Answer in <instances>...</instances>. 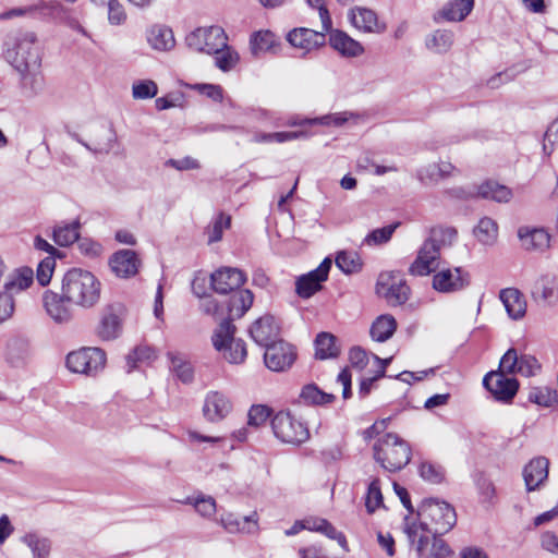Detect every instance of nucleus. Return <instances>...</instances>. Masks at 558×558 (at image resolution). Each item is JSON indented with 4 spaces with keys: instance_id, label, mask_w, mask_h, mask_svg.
<instances>
[{
    "instance_id": "nucleus-1",
    "label": "nucleus",
    "mask_w": 558,
    "mask_h": 558,
    "mask_svg": "<svg viewBox=\"0 0 558 558\" xmlns=\"http://www.w3.org/2000/svg\"><path fill=\"white\" fill-rule=\"evenodd\" d=\"M5 59L19 72L23 87L34 93L43 88L41 47L34 32H19L5 52Z\"/></svg>"
},
{
    "instance_id": "nucleus-2",
    "label": "nucleus",
    "mask_w": 558,
    "mask_h": 558,
    "mask_svg": "<svg viewBox=\"0 0 558 558\" xmlns=\"http://www.w3.org/2000/svg\"><path fill=\"white\" fill-rule=\"evenodd\" d=\"M61 291L68 303L89 310L100 301L101 282L88 270L72 268L63 275Z\"/></svg>"
},
{
    "instance_id": "nucleus-3",
    "label": "nucleus",
    "mask_w": 558,
    "mask_h": 558,
    "mask_svg": "<svg viewBox=\"0 0 558 558\" xmlns=\"http://www.w3.org/2000/svg\"><path fill=\"white\" fill-rule=\"evenodd\" d=\"M457 236V230L451 227H436L429 238L423 243L417 257L409 268L411 275L426 276L438 268L440 250L450 245Z\"/></svg>"
},
{
    "instance_id": "nucleus-4",
    "label": "nucleus",
    "mask_w": 558,
    "mask_h": 558,
    "mask_svg": "<svg viewBox=\"0 0 558 558\" xmlns=\"http://www.w3.org/2000/svg\"><path fill=\"white\" fill-rule=\"evenodd\" d=\"M411 518L416 521L420 532L434 534L449 532L457 522L454 508L446 501L434 498L423 500L416 517Z\"/></svg>"
},
{
    "instance_id": "nucleus-5",
    "label": "nucleus",
    "mask_w": 558,
    "mask_h": 558,
    "mask_svg": "<svg viewBox=\"0 0 558 558\" xmlns=\"http://www.w3.org/2000/svg\"><path fill=\"white\" fill-rule=\"evenodd\" d=\"M374 459L389 471L403 469L411 460L409 444L397 434L388 433L374 444Z\"/></svg>"
},
{
    "instance_id": "nucleus-6",
    "label": "nucleus",
    "mask_w": 558,
    "mask_h": 558,
    "mask_svg": "<svg viewBox=\"0 0 558 558\" xmlns=\"http://www.w3.org/2000/svg\"><path fill=\"white\" fill-rule=\"evenodd\" d=\"M404 533L411 544H416V551L423 558H446L450 555V548L438 534L420 532L416 521L404 518Z\"/></svg>"
},
{
    "instance_id": "nucleus-7",
    "label": "nucleus",
    "mask_w": 558,
    "mask_h": 558,
    "mask_svg": "<svg viewBox=\"0 0 558 558\" xmlns=\"http://www.w3.org/2000/svg\"><path fill=\"white\" fill-rule=\"evenodd\" d=\"M235 326L229 320H222L213 335L215 349L222 352L223 357L231 364H242L246 356V345L242 339L234 338Z\"/></svg>"
},
{
    "instance_id": "nucleus-8",
    "label": "nucleus",
    "mask_w": 558,
    "mask_h": 558,
    "mask_svg": "<svg viewBox=\"0 0 558 558\" xmlns=\"http://www.w3.org/2000/svg\"><path fill=\"white\" fill-rule=\"evenodd\" d=\"M66 367L70 372L94 376L106 365V353L99 348H81L66 356Z\"/></svg>"
},
{
    "instance_id": "nucleus-9",
    "label": "nucleus",
    "mask_w": 558,
    "mask_h": 558,
    "mask_svg": "<svg viewBox=\"0 0 558 558\" xmlns=\"http://www.w3.org/2000/svg\"><path fill=\"white\" fill-rule=\"evenodd\" d=\"M275 436L282 442L300 445L310 437L305 424L292 416L289 412H279L271 420Z\"/></svg>"
},
{
    "instance_id": "nucleus-10",
    "label": "nucleus",
    "mask_w": 558,
    "mask_h": 558,
    "mask_svg": "<svg viewBox=\"0 0 558 558\" xmlns=\"http://www.w3.org/2000/svg\"><path fill=\"white\" fill-rule=\"evenodd\" d=\"M225 40H228V37L220 26L198 27L185 38L190 49L207 54H213L219 47H225Z\"/></svg>"
},
{
    "instance_id": "nucleus-11",
    "label": "nucleus",
    "mask_w": 558,
    "mask_h": 558,
    "mask_svg": "<svg viewBox=\"0 0 558 558\" xmlns=\"http://www.w3.org/2000/svg\"><path fill=\"white\" fill-rule=\"evenodd\" d=\"M376 292L390 305H401L405 303L410 295V288L405 281L397 274H380L376 283Z\"/></svg>"
},
{
    "instance_id": "nucleus-12",
    "label": "nucleus",
    "mask_w": 558,
    "mask_h": 558,
    "mask_svg": "<svg viewBox=\"0 0 558 558\" xmlns=\"http://www.w3.org/2000/svg\"><path fill=\"white\" fill-rule=\"evenodd\" d=\"M539 371L541 364L533 355H519L517 350L511 348L501 356L496 372H502L505 375L520 374L531 377L535 376Z\"/></svg>"
},
{
    "instance_id": "nucleus-13",
    "label": "nucleus",
    "mask_w": 558,
    "mask_h": 558,
    "mask_svg": "<svg viewBox=\"0 0 558 558\" xmlns=\"http://www.w3.org/2000/svg\"><path fill=\"white\" fill-rule=\"evenodd\" d=\"M296 360L295 348L284 341L279 340L265 349V366L272 372H284L289 369Z\"/></svg>"
},
{
    "instance_id": "nucleus-14",
    "label": "nucleus",
    "mask_w": 558,
    "mask_h": 558,
    "mask_svg": "<svg viewBox=\"0 0 558 558\" xmlns=\"http://www.w3.org/2000/svg\"><path fill=\"white\" fill-rule=\"evenodd\" d=\"M483 385L496 400L505 403L511 402L519 390V381L502 372L487 373L483 378Z\"/></svg>"
},
{
    "instance_id": "nucleus-15",
    "label": "nucleus",
    "mask_w": 558,
    "mask_h": 558,
    "mask_svg": "<svg viewBox=\"0 0 558 558\" xmlns=\"http://www.w3.org/2000/svg\"><path fill=\"white\" fill-rule=\"evenodd\" d=\"M331 259L326 257L319 266L295 280V292L302 299H308L322 289V283L328 279Z\"/></svg>"
},
{
    "instance_id": "nucleus-16",
    "label": "nucleus",
    "mask_w": 558,
    "mask_h": 558,
    "mask_svg": "<svg viewBox=\"0 0 558 558\" xmlns=\"http://www.w3.org/2000/svg\"><path fill=\"white\" fill-rule=\"evenodd\" d=\"M469 284L470 275L461 267L441 269L433 277V288L440 293H454Z\"/></svg>"
},
{
    "instance_id": "nucleus-17",
    "label": "nucleus",
    "mask_w": 558,
    "mask_h": 558,
    "mask_svg": "<svg viewBox=\"0 0 558 558\" xmlns=\"http://www.w3.org/2000/svg\"><path fill=\"white\" fill-rule=\"evenodd\" d=\"M233 410V403L222 391L211 390L205 396L202 412L209 423H219L227 418Z\"/></svg>"
},
{
    "instance_id": "nucleus-18",
    "label": "nucleus",
    "mask_w": 558,
    "mask_h": 558,
    "mask_svg": "<svg viewBox=\"0 0 558 558\" xmlns=\"http://www.w3.org/2000/svg\"><path fill=\"white\" fill-rule=\"evenodd\" d=\"M43 305L47 315L57 324H68L73 318V305L68 303L62 291L57 293L46 290L43 294Z\"/></svg>"
},
{
    "instance_id": "nucleus-19",
    "label": "nucleus",
    "mask_w": 558,
    "mask_h": 558,
    "mask_svg": "<svg viewBox=\"0 0 558 558\" xmlns=\"http://www.w3.org/2000/svg\"><path fill=\"white\" fill-rule=\"evenodd\" d=\"M251 338L265 349L281 340L280 326L271 315H265L253 323L250 328Z\"/></svg>"
},
{
    "instance_id": "nucleus-20",
    "label": "nucleus",
    "mask_w": 558,
    "mask_h": 558,
    "mask_svg": "<svg viewBox=\"0 0 558 558\" xmlns=\"http://www.w3.org/2000/svg\"><path fill=\"white\" fill-rule=\"evenodd\" d=\"M350 24L362 33L380 34L386 29L375 11L365 7H353L348 12Z\"/></svg>"
},
{
    "instance_id": "nucleus-21",
    "label": "nucleus",
    "mask_w": 558,
    "mask_h": 558,
    "mask_svg": "<svg viewBox=\"0 0 558 558\" xmlns=\"http://www.w3.org/2000/svg\"><path fill=\"white\" fill-rule=\"evenodd\" d=\"M326 33L327 32L323 29L318 32L306 27H300L290 31L287 35V40L292 47L302 50L305 54L325 45Z\"/></svg>"
},
{
    "instance_id": "nucleus-22",
    "label": "nucleus",
    "mask_w": 558,
    "mask_h": 558,
    "mask_svg": "<svg viewBox=\"0 0 558 558\" xmlns=\"http://www.w3.org/2000/svg\"><path fill=\"white\" fill-rule=\"evenodd\" d=\"M210 280L217 293L227 294L240 289L245 282V275L238 268L225 267L216 270Z\"/></svg>"
},
{
    "instance_id": "nucleus-23",
    "label": "nucleus",
    "mask_w": 558,
    "mask_h": 558,
    "mask_svg": "<svg viewBox=\"0 0 558 558\" xmlns=\"http://www.w3.org/2000/svg\"><path fill=\"white\" fill-rule=\"evenodd\" d=\"M329 33V45L344 58H355L364 53V48L357 40L353 39L345 32L332 29Z\"/></svg>"
},
{
    "instance_id": "nucleus-24",
    "label": "nucleus",
    "mask_w": 558,
    "mask_h": 558,
    "mask_svg": "<svg viewBox=\"0 0 558 558\" xmlns=\"http://www.w3.org/2000/svg\"><path fill=\"white\" fill-rule=\"evenodd\" d=\"M109 265L118 277L129 278L137 274L140 259L134 251L120 250L111 256Z\"/></svg>"
},
{
    "instance_id": "nucleus-25",
    "label": "nucleus",
    "mask_w": 558,
    "mask_h": 558,
    "mask_svg": "<svg viewBox=\"0 0 558 558\" xmlns=\"http://www.w3.org/2000/svg\"><path fill=\"white\" fill-rule=\"evenodd\" d=\"M549 461L538 457L529 462L523 470V477L527 492L537 489L548 477Z\"/></svg>"
},
{
    "instance_id": "nucleus-26",
    "label": "nucleus",
    "mask_w": 558,
    "mask_h": 558,
    "mask_svg": "<svg viewBox=\"0 0 558 558\" xmlns=\"http://www.w3.org/2000/svg\"><path fill=\"white\" fill-rule=\"evenodd\" d=\"M518 236L526 251L544 252L550 244L549 234L542 228L521 227Z\"/></svg>"
},
{
    "instance_id": "nucleus-27",
    "label": "nucleus",
    "mask_w": 558,
    "mask_h": 558,
    "mask_svg": "<svg viewBox=\"0 0 558 558\" xmlns=\"http://www.w3.org/2000/svg\"><path fill=\"white\" fill-rule=\"evenodd\" d=\"M220 524L229 533L254 534L258 531V515L256 511L243 518L228 513L221 517Z\"/></svg>"
},
{
    "instance_id": "nucleus-28",
    "label": "nucleus",
    "mask_w": 558,
    "mask_h": 558,
    "mask_svg": "<svg viewBox=\"0 0 558 558\" xmlns=\"http://www.w3.org/2000/svg\"><path fill=\"white\" fill-rule=\"evenodd\" d=\"M473 7L474 0H449L442 9L434 15V20L436 22L440 20L461 22L472 12Z\"/></svg>"
},
{
    "instance_id": "nucleus-29",
    "label": "nucleus",
    "mask_w": 558,
    "mask_h": 558,
    "mask_svg": "<svg viewBox=\"0 0 558 558\" xmlns=\"http://www.w3.org/2000/svg\"><path fill=\"white\" fill-rule=\"evenodd\" d=\"M500 300L510 318L520 319L525 315L526 301L518 289L507 288L501 290Z\"/></svg>"
},
{
    "instance_id": "nucleus-30",
    "label": "nucleus",
    "mask_w": 558,
    "mask_h": 558,
    "mask_svg": "<svg viewBox=\"0 0 558 558\" xmlns=\"http://www.w3.org/2000/svg\"><path fill=\"white\" fill-rule=\"evenodd\" d=\"M254 301L253 293L247 290H238L232 292L228 302V319L230 323L235 318H241L252 306Z\"/></svg>"
},
{
    "instance_id": "nucleus-31",
    "label": "nucleus",
    "mask_w": 558,
    "mask_h": 558,
    "mask_svg": "<svg viewBox=\"0 0 558 558\" xmlns=\"http://www.w3.org/2000/svg\"><path fill=\"white\" fill-rule=\"evenodd\" d=\"M472 195L498 203H507L512 198V191L496 181H486L476 186V192Z\"/></svg>"
},
{
    "instance_id": "nucleus-32",
    "label": "nucleus",
    "mask_w": 558,
    "mask_h": 558,
    "mask_svg": "<svg viewBox=\"0 0 558 558\" xmlns=\"http://www.w3.org/2000/svg\"><path fill=\"white\" fill-rule=\"evenodd\" d=\"M81 222L78 219L72 222H61L54 226L52 239L59 246H69L80 240Z\"/></svg>"
},
{
    "instance_id": "nucleus-33",
    "label": "nucleus",
    "mask_w": 558,
    "mask_h": 558,
    "mask_svg": "<svg viewBox=\"0 0 558 558\" xmlns=\"http://www.w3.org/2000/svg\"><path fill=\"white\" fill-rule=\"evenodd\" d=\"M303 520L305 523V530L318 532L331 539H337L339 545L345 548L347 539L344 535L341 532H338L329 521L318 517H308Z\"/></svg>"
},
{
    "instance_id": "nucleus-34",
    "label": "nucleus",
    "mask_w": 558,
    "mask_h": 558,
    "mask_svg": "<svg viewBox=\"0 0 558 558\" xmlns=\"http://www.w3.org/2000/svg\"><path fill=\"white\" fill-rule=\"evenodd\" d=\"M150 47L159 51H168L175 45L173 33L166 26H153L147 33Z\"/></svg>"
},
{
    "instance_id": "nucleus-35",
    "label": "nucleus",
    "mask_w": 558,
    "mask_h": 558,
    "mask_svg": "<svg viewBox=\"0 0 558 558\" xmlns=\"http://www.w3.org/2000/svg\"><path fill=\"white\" fill-rule=\"evenodd\" d=\"M34 282V271L29 267H21L14 270L4 284L5 292L13 293L26 290Z\"/></svg>"
},
{
    "instance_id": "nucleus-36",
    "label": "nucleus",
    "mask_w": 558,
    "mask_h": 558,
    "mask_svg": "<svg viewBox=\"0 0 558 558\" xmlns=\"http://www.w3.org/2000/svg\"><path fill=\"white\" fill-rule=\"evenodd\" d=\"M278 45V38L270 31H258L251 36L250 47L254 56L266 52H275Z\"/></svg>"
},
{
    "instance_id": "nucleus-37",
    "label": "nucleus",
    "mask_w": 558,
    "mask_h": 558,
    "mask_svg": "<svg viewBox=\"0 0 558 558\" xmlns=\"http://www.w3.org/2000/svg\"><path fill=\"white\" fill-rule=\"evenodd\" d=\"M121 332V320L112 308H108L99 323L97 333L102 340L116 339Z\"/></svg>"
},
{
    "instance_id": "nucleus-38",
    "label": "nucleus",
    "mask_w": 558,
    "mask_h": 558,
    "mask_svg": "<svg viewBox=\"0 0 558 558\" xmlns=\"http://www.w3.org/2000/svg\"><path fill=\"white\" fill-rule=\"evenodd\" d=\"M397 329V322L393 316L386 314L380 315L376 318V320L372 324L371 327V337L378 341L384 342L392 337Z\"/></svg>"
},
{
    "instance_id": "nucleus-39",
    "label": "nucleus",
    "mask_w": 558,
    "mask_h": 558,
    "mask_svg": "<svg viewBox=\"0 0 558 558\" xmlns=\"http://www.w3.org/2000/svg\"><path fill=\"white\" fill-rule=\"evenodd\" d=\"M213 56L215 65L222 72L232 71L240 62V54L228 45V40H225V47H219Z\"/></svg>"
},
{
    "instance_id": "nucleus-40",
    "label": "nucleus",
    "mask_w": 558,
    "mask_h": 558,
    "mask_svg": "<svg viewBox=\"0 0 558 558\" xmlns=\"http://www.w3.org/2000/svg\"><path fill=\"white\" fill-rule=\"evenodd\" d=\"M453 33L447 29H437L425 38V46L435 53H446L453 44Z\"/></svg>"
},
{
    "instance_id": "nucleus-41",
    "label": "nucleus",
    "mask_w": 558,
    "mask_h": 558,
    "mask_svg": "<svg viewBox=\"0 0 558 558\" xmlns=\"http://www.w3.org/2000/svg\"><path fill=\"white\" fill-rule=\"evenodd\" d=\"M22 542L31 549L33 558H49L52 545L48 537L32 532L25 534Z\"/></svg>"
},
{
    "instance_id": "nucleus-42",
    "label": "nucleus",
    "mask_w": 558,
    "mask_h": 558,
    "mask_svg": "<svg viewBox=\"0 0 558 558\" xmlns=\"http://www.w3.org/2000/svg\"><path fill=\"white\" fill-rule=\"evenodd\" d=\"M316 357L320 360L336 357L339 354V347L337 345V338L328 332L317 335L315 340Z\"/></svg>"
},
{
    "instance_id": "nucleus-43",
    "label": "nucleus",
    "mask_w": 558,
    "mask_h": 558,
    "mask_svg": "<svg viewBox=\"0 0 558 558\" xmlns=\"http://www.w3.org/2000/svg\"><path fill=\"white\" fill-rule=\"evenodd\" d=\"M300 400L305 404H327L335 400V396L320 390L315 384L305 385L300 393Z\"/></svg>"
},
{
    "instance_id": "nucleus-44",
    "label": "nucleus",
    "mask_w": 558,
    "mask_h": 558,
    "mask_svg": "<svg viewBox=\"0 0 558 558\" xmlns=\"http://www.w3.org/2000/svg\"><path fill=\"white\" fill-rule=\"evenodd\" d=\"M474 234L481 243L492 245L497 240L498 226L492 218L484 217L474 229Z\"/></svg>"
},
{
    "instance_id": "nucleus-45",
    "label": "nucleus",
    "mask_w": 558,
    "mask_h": 558,
    "mask_svg": "<svg viewBox=\"0 0 558 558\" xmlns=\"http://www.w3.org/2000/svg\"><path fill=\"white\" fill-rule=\"evenodd\" d=\"M527 400L537 405L549 408L558 402V393L547 387H533L529 391Z\"/></svg>"
},
{
    "instance_id": "nucleus-46",
    "label": "nucleus",
    "mask_w": 558,
    "mask_h": 558,
    "mask_svg": "<svg viewBox=\"0 0 558 558\" xmlns=\"http://www.w3.org/2000/svg\"><path fill=\"white\" fill-rule=\"evenodd\" d=\"M372 357L377 366V371L374 376L364 377L361 379L359 388V396L361 398H365L366 396H368V393L372 390L373 384L385 376L386 367L390 362V359L383 360L375 354H373Z\"/></svg>"
},
{
    "instance_id": "nucleus-47",
    "label": "nucleus",
    "mask_w": 558,
    "mask_h": 558,
    "mask_svg": "<svg viewBox=\"0 0 558 558\" xmlns=\"http://www.w3.org/2000/svg\"><path fill=\"white\" fill-rule=\"evenodd\" d=\"M155 359L156 352L150 347L138 345L126 356L128 372H132L137 368L140 364L150 362Z\"/></svg>"
},
{
    "instance_id": "nucleus-48",
    "label": "nucleus",
    "mask_w": 558,
    "mask_h": 558,
    "mask_svg": "<svg viewBox=\"0 0 558 558\" xmlns=\"http://www.w3.org/2000/svg\"><path fill=\"white\" fill-rule=\"evenodd\" d=\"M336 265L344 274H353L361 269L362 260L356 252L342 251L336 257Z\"/></svg>"
},
{
    "instance_id": "nucleus-49",
    "label": "nucleus",
    "mask_w": 558,
    "mask_h": 558,
    "mask_svg": "<svg viewBox=\"0 0 558 558\" xmlns=\"http://www.w3.org/2000/svg\"><path fill=\"white\" fill-rule=\"evenodd\" d=\"M183 502L192 505L204 518L213 517L217 510L216 500L210 496L187 497Z\"/></svg>"
},
{
    "instance_id": "nucleus-50",
    "label": "nucleus",
    "mask_w": 558,
    "mask_h": 558,
    "mask_svg": "<svg viewBox=\"0 0 558 558\" xmlns=\"http://www.w3.org/2000/svg\"><path fill=\"white\" fill-rule=\"evenodd\" d=\"M365 507L368 513H374L377 509L384 507L380 482L378 478H374L367 487Z\"/></svg>"
},
{
    "instance_id": "nucleus-51",
    "label": "nucleus",
    "mask_w": 558,
    "mask_h": 558,
    "mask_svg": "<svg viewBox=\"0 0 558 558\" xmlns=\"http://www.w3.org/2000/svg\"><path fill=\"white\" fill-rule=\"evenodd\" d=\"M398 226L399 222L386 226L384 228L375 229L366 235L363 243L368 246L387 243L391 239Z\"/></svg>"
},
{
    "instance_id": "nucleus-52",
    "label": "nucleus",
    "mask_w": 558,
    "mask_h": 558,
    "mask_svg": "<svg viewBox=\"0 0 558 558\" xmlns=\"http://www.w3.org/2000/svg\"><path fill=\"white\" fill-rule=\"evenodd\" d=\"M158 93L157 84L151 80L136 81L132 86V96L135 99L154 98Z\"/></svg>"
},
{
    "instance_id": "nucleus-53",
    "label": "nucleus",
    "mask_w": 558,
    "mask_h": 558,
    "mask_svg": "<svg viewBox=\"0 0 558 558\" xmlns=\"http://www.w3.org/2000/svg\"><path fill=\"white\" fill-rule=\"evenodd\" d=\"M356 116L349 112H337L331 114H326L319 118L305 120L306 123L310 124H322V125H335V126H341L351 119H355Z\"/></svg>"
},
{
    "instance_id": "nucleus-54",
    "label": "nucleus",
    "mask_w": 558,
    "mask_h": 558,
    "mask_svg": "<svg viewBox=\"0 0 558 558\" xmlns=\"http://www.w3.org/2000/svg\"><path fill=\"white\" fill-rule=\"evenodd\" d=\"M231 225V217L225 214H219L211 226L207 229L208 242H218L222 238V233Z\"/></svg>"
},
{
    "instance_id": "nucleus-55",
    "label": "nucleus",
    "mask_w": 558,
    "mask_h": 558,
    "mask_svg": "<svg viewBox=\"0 0 558 558\" xmlns=\"http://www.w3.org/2000/svg\"><path fill=\"white\" fill-rule=\"evenodd\" d=\"M539 292L544 301L549 304L558 301V278L545 277L539 282Z\"/></svg>"
},
{
    "instance_id": "nucleus-56",
    "label": "nucleus",
    "mask_w": 558,
    "mask_h": 558,
    "mask_svg": "<svg viewBox=\"0 0 558 558\" xmlns=\"http://www.w3.org/2000/svg\"><path fill=\"white\" fill-rule=\"evenodd\" d=\"M420 475L427 482L438 484L444 480L445 472L442 466L438 464L422 462L420 465Z\"/></svg>"
},
{
    "instance_id": "nucleus-57",
    "label": "nucleus",
    "mask_w": 558,
    "mask_h": 558,
    "mask_svg": "<svg viewBox=\"0 0 558 558\" xmlns=\"http://www.w3.org/2000/svg\"><path fill=\"white\" fill-rule=\"evenodd\" d=\"M271 414V410L263 404L252 405L247 414V424L258 427L266 423Z\"/></svg>"
},
{
    "instance_id": "nucleus-58",
    "label": "nucleus",
    "mask_w": 558,
    "mask_h": 558,
    "mask_svg": "<svg viewBox=\"0 0 558 558\" xmlns=\"http://www.w3.org/2000/svg\"><path fill=\"white\" fill-rule=\"evenodd\" d=\"M56 267V258L53 256H47L44 258L37 267V281L40 286H47L52 277Z\"/></svg>"
},
{
    "instance_id": "nucleus-59",
    "label": "nucleus",
    "mask_w": 558,
    "mask_h": 558,
    "mask_svg": "<svg viewBox=\"0 0 558 558\" xmlns=\"http://www.w3.org/2000/svg\"><path fill=\"white\" fill-rule=\"evenodd\" d=\"M172 366L177 376L184 384H189L193 380L194 371L191 363L182 361L181 359H172Z\"/></svg>"
},
{
    "instance_id": "nucleus-60",
    "label": "nucleus",
    "mask_w": 558,
    "mask_h": 558,
    "mask_svg": "<svg viewBox=\"0 0 558 558\" xmlns=\"http://www.w3.org/2000/svg\"><path fill=\"white\" fill-rule=\"evenodd\" d=\"M306 2L311 8L317 9L323 31L328 32L332 26V21L325 0H306Z\"/></svg>"
},
{
    "instance_id": "nucleus-61",
    "label": "nucleus",
    "mask_w": 558,
    "mask_h": 558,
    "mask_svg": "<svg viewBox=\"0 0 558 558\" xmlns=\"http://www.w3.org/2000/svg\"><path fill=\"white\" fill-rule=\"evenodd\" d=\"M191 88L198 90L201 94L207 96L214 101H222L223 89L220 85L215 84H195Z\"/></svg>"
},
{
    "instance_id": "nucleus-62",
    "label": "nucleus",
    "mask_w": 558,
    "mask_h": 558,
    "mask_svg": "<svg viewBox=\"0 0 558 558\" xmlns=\"http://www.w3.org/2000/svg\"><path fill=\"white\" fill-rule=\"evenodd\" d=\"M14 300L9 293L0 292V323L9 319L14 312Z\"/></svg>"
},
{
    "instance_id": "nucleus-63",
    "label": "nucleus",
    "mask_w": 558,
    "mask_h": 558,
    "mask_svg": "<svg viewBox=\"0 0 558 558\" xmlns=\"http://www.w3.org/2000/svg\"><path fill=\"white\" fill-rule=\"evenodd\" d=\"M108 19L111 24L119 25L125 20V12L122 4L117 0L108 1Z\"/></svg>"
},
{
    "instance_id": "nucleus-64",
    "label": "nucleus",
    "mask_w": 558,
    "mask_h": 558,
    "mask_svg": "<svg viewBox=\"0 0 558 558\" xmlns=\"http://www.w3.org/2000/svg\"><path fill=\"white\" fill-rule=\"evenodd\" d=\"M417 178L424 184L436 182L439 179H442L440 175H438V166H437V163H432V165H428L426 167L421 168L417 171Z\"/></svg>"
}]
</instances>
